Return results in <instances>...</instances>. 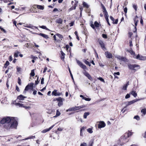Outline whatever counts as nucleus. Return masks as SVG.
Listing matches in <instances>:
<instances>
[{"label":"nucleus","instance_id":"052dcab7","mask_svg":"<svg viewBox=\"0 0 146 146\" xmlns=\"http://www.w3.org/2000/svg\"><path fill=\"white\" fill-rule=\"evenodd\" d=\"M129 43L130 46H133L132 40H130L129 42Z\"/></svg>","mask_w":146,"mask_h":146},{"label":"nucleus","instance_id":"6e6d98bb","mask_svg":"<svg viewBox=\"0 0 146 146\" xmlns=\"http://www.w3.org/2000/svg\"><path fill=\"white\" fill-rule=\"evenodd\" d=\"M102 37L105 38H107V36L106 35L103 34L102 35Z\"/></svg>","mask_w":146,"mask_h":146},{"label":"nucleus","instance_id":"c756f323","mask_svg":"<svg viewBox=\"0 0 146 146\" xmlns=\"http://www.w3.org/2000/svg\"><path fill=\"white\" fill-rule=\"evenodd\" d=\"M31 76H34L35 75V73L34 72V70L33 69L31 71V72L30 74Z\"/></svg>","mask_w":146,"mask_h":146},{"label":"nucleus","instance_id":"6e6552de","mask_svg":"<svg viewBox=\"0 0 146 146\" xmlns=\"http://www.w3.org/2000/svg\"><path fill=\"white\" fill-rule=\"evenodd\" d=\"M140 100V99H136L134 100H133L132 101H131L129 102H127V104H126V106H125V108H126L127 106L130 105L138 101H139Z\"/></svg>","mask_w":146,"mask_h":146},{"label":"nucleus","instance_id":"7c9ffc66","mask_svg":"<svg viewBox=\"0 0 146 146\" xmlns=\"http://www.w3.org/2000/svg\"><path fill=\"white\" fill-rule=\"evenodd\" d=\"M87 131L90 133H93V131L92 129L91 128H89L87 129Z\"/></svg>","mask_w":146,"mask_h":146},{"label":"nucleus","instance_id":"4d7b16f0","mask_svg":"<svg viewBox=\"0 0 146 146\" xmlns=\"http://www.w3.org/2000/svg\"><path fill=\"white\" fill-rule=\"evenodd\" d=\"M44 78H42L41 80V84H44Z\"/></svg>","mask_w":146,"mask_h":146},{"label":"nucleus","instance_id":"8fccbe9b","mask_svg":"<svg viewBox=\"0 0 146 146\" xmlns=\"http://www.w3.org/2000/svg\"><path fill=\"white\" fill-rule=\"evenodd\" d=\"M84 99L87 101H90L91 100V99L90 98H87L85 97L84 98Z\"/></svg>","mask_w":146,"mask_h":146},{"label":"nucleus","instance_id":"f03ea898","mask_svg":"<svg viewBox=\"0 0 146 146\" xmlns=\"http://www.w3.org/2000/svg\"><path fill=\"white\" fill-rule=\"evenodd\" d=\"M132 134V132L129 131L127 133H125L121 136L120 138V141H122L123 143H125L128 141V138L131 136Z\"/></svg>","mask_w":146,"mask_h":146},{"label":"nucleus","instance_id":"423d86ee","mask_svg":"<svg viewBox=\"0 0 146 146\" xmlns=\"http://www.w3.org/2000/svg\"><path fill=\"white\" fill-rule=\"evenodd\" d=\"M76 60L77 64L81 68H82L84 69H85L86 68V66L85 65L83 64L81 62L77 59Z\"/></svg>","mask_w":146,"mask_h":146},{"label":"nucleus","instance_id":"9b49d317","mask_svg":"<svg viewBox=\"0 0 146 146\" xmlns=\"http://www.w3.org/2000/svg\"><path fill=\"white\" fill-rule=\"evenodd\" d=\"M61 93H60L59 92H57V90H54L52 92V95L55 96H60L61 95Z\"/></svg>","mask_w":146,"mask_h":146},{"label":"nucleus","instance_id":"a19ab883","mask_svg":"<svg viewBox=\"0 0 146 146\" xmlns=\"http://www.w3.org/2000/svg\"><path fill=\"white\" fill-rule=\"evenodd\" d=\"M19 53V52H17L15 53L14 54V56L15 57H17L18 56V55Z\"/></svg>","mask_w":146,"mask_h":146},{"label":"nucleus","instance_id":"09e8293b","mask_svg":"<svg viewBox=\"0 0 146 146\" xmlns=\"http://www.w3.org/2000/svg\"><path fill=\"white\" fill-rule=\"evenodd\" d=\"M86 128L85 127H82L80 129V132H82Z\"/></svg>","mask_w":146,"mask_h":146},{"label":"nucleus","instance_id":"37998d69","mask_svg":"<svg viewBox=\"0 0 146 146\" xmlns=\"http://www.w3.org/2000/svg\"><path fill=\"white\" fill-rule=\"evenodd\" d=\"M104 14L105 15V18H107V17L108 18L109 15H108L107 12L104 13Z\"/></svg>","mask_w":146,"mask_h":146},{"label":"nucleus","instance_id":"ea45409f","mask_svg":"<svg viewBox=\"0 0 146 146\" xmlns=\"http://www.w3.org/2000/svg\"><path fill=\"white\" fill-rule=\"evenodd\" d=\"M98 79L100 80L102 82H105V81L101 77H99L98 78Z\"/></svg>","mask_w":146,"mask_h":146},{"label":"nucleus","instance_id":"3c124183","mask_svg":"<svg viewBox=\"0 0 146 146\" xmlns=\"http://www.w3.org/2000/svg\"><path fill=\"white\" fill-rule=\"evenodd\" d=\"M0 29H1V30L4 33H6V31L5 30L3 29L2 28L1 26H0Z\"/></svg>","mask_w":146,"mask_h":146},{"label":"nucleus","instance_id":"13d9d810","mask_svg":"<svg viewBox=\"0 0 146 146\" xmlns=\"http://www.w3.org/2000/svg\"><path fill=\"white\" fill-rule=\"evenodd\" d=\"M69 72L70 73V75L71 76V78H72V79L73 80V81H74V78H73V76L72 75L71 72V71H70V69H69Z\"/></svg>","mask_w":146,"mask_h":146},{"label":"nucleus","instance_id":"58836bf2","mask_svg":"<svg viewBox=\"0 0 146 146\" xmlns=\"http://www.w3.org/2000/svg\"><path fill=\"white\" fill-rule=\"evenodd\" d=\"M134 118L136 119L137 120H139L140 119V117L138 115H136L134 117Z\"/></svg>","mask_w":146,"mask_h":146},{"label":"nucleus","instance_id":"79ce46f5","mask_svg":"<svg viewBox=\"0 0 146 146\" xmlns=\"http://www.w3.org/2000/svg\"><path fill=\"white\" fill-rule=\"evenodd\" d=\"M83 5L84 7H88V6L87 5V4L85 2H84V3H83Z\"/></svg>","mask_w":146,"mask_h":146},{"label":"nucleus","instance_id":"f3484780","mask_svg":"<svg viewBox=\"0 0 146 146\" xmlns=\"http://www.w3.org/2000/svg\"><path fill=\"white\" fill-rule=\"evenodd\" d=\"M129 52L131 53V54L132 55H133V57L134 58H135L136 57V56L135 55V53L134 52H133V50L132 48H130V50L129 51Z\"/></svg>","mask_w":146,"mask_h":146},{"label":"nucleus","instance_id":"aec40b11","mask_svg":"<svg viewBox=\"0 0 146 146\" xmlns=\"http://www.w3.org/2000/svg\"><path fill=\"white\" fill-rule=\"evenodd\" d=\"M63 20L61 18H59L56 20V22L59 24H62Z\"/></svg>","mask_w":146,"mask_h":146},{"label":"nucleus","instance_id":"4be33fe9","mask_svg":"<svg viewBox=\"0 0 146 146\" xmlns=\"http://www.w3.org/2000/svg\"><path fill=\"white\" fill-rule=\"evenodd\" d=\"M25 27L28 28H32L33 29H34L35 28L37 29V27L32 26L31 25H29V26H25Z\"/></svg>","mask_w":146,"mask_h":146},{"label":"nucleus","instance_id":"a18cd8bd","mask_svg":"<svg viewBox=\"0 0 146 146\" xmlns=\"http://www.w3.org/2000/svg\"><path fill=\"white\" fill-rule=\"evenodd\" d=\"M18 83L20 85H21V80L19 77L18 78Z\"/></svg>","mask_w":146,"mask_h":146},{"label":"nucleus","instance_id":"ddd939ff","mask_svg":"<svg viewBox=\"0 0 146 146\" xmlns=\"http://www.w3.org/2000/svg\"><path fill=\"white\" fill-rule=\"evenodd\" d=\"M99 44L101 45V47H102V49L104 50H106V48L105 47L104 44V43L102 41H100L99 42Z\"/></svg>","mask_w":146,"mask_h":146},{"label":"nucleus","instance_id":"a878e982","mask_svg":"<svg viewBox=\"0 0 146 146\" xmlns=\"http://www.w3.org/2000/svg\"><path fill=\"white\" fill-rule=\"evenodd\" d=\"M15 105L16 106H18L19 107H23V104H20L19 103H17L15 104Z\"/></svg>","mask_w":146,"mask_h":146},{"label":"nucleus","instance_id":"c9c22d12","mask_svg":"<svg viewBox=\"0 0 146 146\" xmlns=\"http://www.w3.org/2000/svg\"><path fill=\"white\" fill-rule=\"evenodd\" d=\"M94 25L96 27H99V23L96 21H95L94 23Z\"/></svg>","mask_w":146,"mask_h":146},{"label":"nucleus","instance_id":"20e7f679","mask_svg":"<svg viewBox=\"0 0 146 146\" xmlns=\"http://www.w3.org/2000/svg\"><path fill=\"white\" fill-rule=\"evenodd\" d=\"M128 66L129 68L131 70H135L136 71L137 69L140 68L139 65L136 64H128Z\"/></svg>","mask_w":146,"mask_h":146},{"label":"nucleus","instance_id":"f257e3e1","mask_svg":"<svg viewBox=\"0 0 146 146\" xmlns=\"http://www.w3.org/2000/svg\"><path fill=\"white\" fill-rule=\"evenodd\" d=\"M17 118L15 117H7L4 118L1 120V124H5L4 127L6 129L10 127L16 128L17 125Z\"/></svg>","mask_w":146,"mask_h":146},{"label":"nucleus","instance_id":"49530a36","mask_svg":"<svg viewBox=\"0 0 146 146\" xmlns=\"http://www.w3.org/2000/svg\"><path fill=\"white\" fill-rule=\"evenodd\" d=\"M121 60L123 61L126 62V59L125 57H122Z\"/></svg>","mask_w":146,"mask_h":146},{"label":"nucleus","instance_id":"f8f14e48","mask_svg":"<svg viewBox=\"0 0 146 146\" xmlns=\"http://www.w3.org/2000/svg\"><path fill=\"white\" fill-rule=\"evenodd\" d=\"M105 54L106 57L108 58H110L112 57V54L108 51L106 52H105Z\"/></svg>","mask_w":146,"mask_h":146},{"label":"nucleus","instance_id":"603ef678","mask_svg":"<svg viewBox=\"0 0 146 146\" xmlns=\"http://www.w3.org/2000/svg\"><path fill=\"white\" fill-rule=\"evenodd\" d=\"M105 19H106L108 23V24L109 25H110V23L109 21V20H108V18L107 17V18H106Z\"/></svg>","mask_w":146,"mask_h":146},{"label":"nucleus","instance_id":"bf43d9fd","mask_svg":"<svg viewBox=\"0 0 146 146\" xmlns=\"http://www.w3.org/2000/svg\"><path fill=\"white\" fill-rule=\"evenodd\" d=\"M116 58L118 60H121L122 57L119 56H117Z\"/></svg>","mask_w":146,"mask_h":146},{"label":"nucleus","instance_id":"6ab92c4d","mask_svg":"<svg viewBox=\"0 0 146 146\" xmlns=\"http://www.w3.org/2000/svg\"><path fill=\"white\" fill-rule=\"evenodd\" d=\"M130 94L133 95L134 97H136L137 96V93L135 92V91H132Z\"/></svg>","mask_w":146,"mask_h":146},{"label":"nucleus","instance_id":"e2e57ef3","mask_svg":"<svg viewBox=\"0 0 146 146\" xmlns=\"http://www.w3.org/2000/svg\"><path fill=\"white\" fill-rule=\"evenodd\" d=\"M103 12L104 13H105V12H107V11L106 9L104 6L103 7Z\"/></svg>","mask_w":146,"mask_h":146},{"label":"nucleus","instance_id":"412c9836","mask_svg":"<svg viewBox=\"0 0 146 146\" xmlns=\"http://www.w3.org/2000/svg\"><path fill=\"white\" fill-rule=\"evenodd\" d=\"M60 114V112L58 111V110H57L56 111V115L54 116V117H57L59 116Z\"/></svg>","mask_w":146,"mask_h":146},{"label":"nucleus","instance_id":"0eeeda50","mask_svg":"<svg viewBox=\"0 0 146 146\" xmlns=\"http://www.w3.org/2000/svg\"><path fill=\"white\" fill-rule=\"evenodd\" d=\"M135 58L140 60H146V56H144L138 54L136 56Z\"/></svg>","mask_w":146,"mask_h":146},{"label":"nucleus","instance_id":"0e129e2a","mask_svg":"<svg viewBox=\"0 0 146 146\" xmlns=\"http://www.w3.org/2000/svg\"><path fill=\"white\" fill-rule=\"evenodd\" d=\"M118 21V20L117 19H116L115 20L114 22H113V24H117V23Z\"/></svg>","mask_w":146,"mask_h":146},{"label":"nucleus","instance_id":"bb28decb","mask_svg":"<svg viewBox=\"0 0 146 146\" xmlns=\"http://www.w3.org/2000/svg\"><path fill=\"white\" fill-rule=\"evenodd\" d=\"M141 112L144 115L146 114V109H143L141 110Z\"/></svg>","mask_w":146,"mask_h":146},{"label":"nucleus","instance_id":"39448f33","mask_svg":"<svg viewBox=\"0 0 146 146\" xmlns=\"http://www.w3.org/2000/svg\"><path fill=\"white\" fill-rule=\"evenodd\" d=\"M56 100L59 102L58 103V106L59 107H60L63 105V101L64 100V99L60 97L58 98H56Z\"/></svg>","mask_w":146,"mask_h":146},{"label":"nucleus","instance_id":"de8ad7c7","mask_svg":"<svg viewBox=\"0 0 146 146\" xmlns=\"http://www.w3.org/2000/svg\"><path fill=\"white\" fill-rule=\"evenodd\" d=\"M38 77L37 80L35 82V85H37L39 83V81H38Z\"/></svg>","mask_w":146,"mask_h":146},{"label":"nucleus","instance_id":"1a4fd4ad","mask_svg":"<svg viewBox=\"0 0 146 146\" xmlns=\"http://www.w3.org/2000/svg\"><path fill=\"white\" fill-rule=\"evenodd\" d=\"M84 74L86 76L88 79L91 80H92V78L91 75L86 71H85L83 72Z\"/></svg>","mask_w":146,"mask_h":146},{"label":"nucleus","instance_id":"5fc2aeb1","mask_svg":"<svg viewBox=\"0 0 146 146\" xmlns=\"http://www.w3.org/2000/svg\"><path fill=\"white\" fill-rule=\"evenodd\" d=\"M130 97V94H127L125 96V98L126 99H127L129 98Z\"/></svg>","mask_w":146,"mask_h":146},{"label":"nucleus","instance_id":"dca6fc26","mask_svg":"<svg viewBox=\"0 0 146 146\" xmlns=\"http://www.w3.org/2000/svg\"><path fill=\"white\" fill-rule=\"evenodd\" d=\"M35 33L36 34V33ZM36 34H38L39 35L41 36L42 37L44 38H48V36L46 35L45 34H42V33H40L39 34L36 33Z\"/></svg>","mask_w":146,"mask_h":146},{"label":"nucleus","instance_id":"7ed1b4c3","mask_svg":"<svg viewBox=\"0 0 146 146\" xmlns=\"http://www.w3.org/2000/svg\"><path fill=\"white\" fill-rule=\"evenodd\" d=\"M85 107H86V106L85 105H82L78 106H75L72 108H70L68 109H67L66 110V111L67 112H68L76 111L80 110L81 108H83Z\"/></svg>","mask_w":146,"mask_h":146},{"label":"nucleus","instance_id":"72a5a7b5","mask_svg":"<svg viewBox=\"0 0 146 146\" xmlns=\"http://www.w3.org/2000/svg\"><path fill=\"white\" fill-rule=\"evenodd\" d=\"M35 138V136H31L29 137H28L27 138H25V139H23V140H27V139H34V138Z\"/></svg>","mask_w":146,"mask_h":146},{"label":"nucleus","instance_id":"2f4dec72","mask_svg":"<svg viewBox=\"0 0 146 146\" xmlns=\"http://www.w3.org/2000/svg\"><path fill=\"white\" fill-rule=\"evenodd\" d=\"M31 89L30 87L28 86V85L26 87L24 91V93H26V91H27L29 89Z\"/></svg>","mask_w":146,"mask_h":146},{"label":"nucleus","instance_id":"774afa93","mask_svg":"<svg viewBox=\"0 0 146 146\" xmlns=\"http://www.w3.org/2000/svg\"><path fill=\"white\" fill-rule=\"evenodd\" d=\"M124 12L125 13H126L127 11V7H125L124 10Z\"/></svg>","mask_w":146,"mask_h":146},{"label":"nucleus","instance_id":"c85d7f7f","mask_svg":"<svg viewBox=\"0 0 146 146\" xmlns=\"http://www.w3.org/2000/svg\"><path fill=\"white\" fill-rule=\"evenodd\" d=\"M34 84V83H31L27 85L29 86V87H30L31 89H32L33 88V86Z\"/></svg>","mask_w":146,"mask_h":146},{"label":"nucleus","instance_id":"b1692460","mask_svg":"<svg viewBox=\"0 0 146 146\" xmlns=\"http://www.w3.org/2000/svg\"><path fill=\"white\" fill-rule=\"evenodd\" d=\"M90 114V113L89 112H85L84 115V117L85 119H86L87 118V116L88 115Z\"/></svg>","mask_w":146,"mask_h":146},{"label":"nucleus","instance_id":"338daca9","mask_svg":"<svg viewBox=\"0 0 146 146\" xmlns=\"http://www.w3.org/2000/svg\"><path fill=\"white\" fill-rule=\"evenodd\" d=\"M110 19L113 21V22H114L115 19L112 17L110 16Z\"/></svg>","mask_w":146,"mask_h":146},{"label":"nucleus","instance_id":"4c0bfd02","mask_svg":"<svg viewBox=\"0 0 146 146\" xmlns=\"http://www.w3.org/2000/svg\"><path fill=\"white\" fill-rule=\"evenodd\" d=\"M133 7L134 8L135 11H136L137 10V7L136 5L135 4H133Z\"/></svg>","mask_w":146,"mask_h":146},{"label":"nucleus","instance_id":"680f3d73","mask_svg":"<svg viewBox=\"0 0 146 146\" xmlns=\"http://www.w3.org/2000/svg\"><path fill=\"white\" fill-rule=\"evenodd\" d=\"M80 146H87V144L85 143H82Z\"/></svg>","mask_w":146,"mask_h":146},{"label":"nucleus","instance_id":"cd10ccee","mask_svg":"<svg viewBox=\"0 0 146 146\" xmlns=\"http://www.w3.org/2000/svg\"><path fill=\"white\" fill-rule=\"evenodd\" d=\"M84 61L86 64L88 65L89 66H91L90 63L87 60H84Z\"/></svg>","mask_w":146,"mask_h":146},{"label":"nucleus","instance_id":"393cba45","mask_svg":"<svg viewBox=\"0 0 146 146\" xmlns=\"http://www.w3.org/2000/svg\"><path fill=\"white\" fill-rule=\"evenodd\" d=\"M39 27H40V28H41L42 29H46L48 31H49V29H48V28H47L46 27V26H45L42 25V26H39Z\"/></svg>","mask_w":146,"mask_h":146},{"label":"nucleus","instance_id":"e433bc0d","mask_svg":"<svg viewBox=\"0 0 146 146\" xmlns=\"http://www.w3.org/2000/svg\"><path fill=\"white\" fill-rule=\"evenodd\" d=\"M127 86L125 84H124L123 87L122 89L123 90H126L127 87Z\"/></svg>","mask_w":146,"mask_h":146},{"label":"nucleus","instance_id":"9d476101","mask_svg":"<svg viewBox=\"0 0 146 146\" xmlns=\"http://www.w3.org/2000/svg\"><path fill=\"white\" fill-rule=\"evenodd\" d=\"M99 123V124L98 125V127L99 128H101L105 127L106 124L104 121H100Z\"/></svg>","mask_w":146,"mask_h":146},{"label":"nucleus","instance_id":"a211bd4d","mask_svg":"<svg viewBox=\"0 0 146 146\" xmlns=\"http://www.w3.org/2000/svg\"><path fill=\"white\" fill-rule=\"evenodd\" d=\"M77 6L76 4H75L74 7L72 6L68 10L69 12H70L73 9H75L76 8V7Z\"/></svg>","mask_w":146,"mask_h":146},{"label":"nucleus","instance_id":"69168bd1","mask_svg":"<svg viewBox=\"0 0 146 146\" xmlns=\"http://www.w3.org/2000/svg\"><path fill=\"white\" fill-rule=\"evenodd\" d=\"M74 24V23L73 22H72L71 23H69V25L71 27Z\"/></svg>","mask_w":146,"mask_h":146},{"label":"nucleus","instance_id":"473e14b6","mask_svg":"<svg viewBox=\"0 0 146 146\" xmlns=\"http://www.w3.org/2000/svg\"><path fill=\"white\" fill-rule=\"evenodd\" d=\"M9 63L8 61H7L4 65V67L6 68L8 65H9Z\"/></svg>","mask_w":146,"mask_h":146},{"label":"nucleus","instance_id":"f704fd0d","mask_svg":"<svg viewBox=\"0 0 146 146\" xmlns=\"http://www.w3.org/2000/svg\"><path fill=\"white\" fill-rule=\"evenodd\" d=\"M56 35L58 36L60 38L62 39L63 38L62 36L59 34H56Z\"/></svg>","mask_w":146,"mask_h":146},{"label":"nucleus","instance_id":"864d4df0","mask_svg":"<svg viewBox=\"0 0 146 146\" xmlns=\"http://www.w3.org/2000/svg\"><path fill=\"white\" fill-rule=\"evenodd\" d=\"M1 1H3L5 3H7L8 1L9 2H10L11 1H13V0H0Z\"/></svg>","mask_w":146,"mask_h":146},{"label":"nucleus","instance_id":"4468645a","mask_svg":"<svg viewBox=\"0 0 146 146\" xmlns=\"http://www.w3.org/2000/svg\"><path fill=\"white\" fill-rule=\"evenodd\" d=\"M54 126V125H53L51 127H50L48 129H44L42 131V132L43 133H45L51 129Z\"/></svg>","mask_w":146,"mask_h":146},{"label":"nucleus","instance_id":"5701e85b","mask_svg":"<svg viewBox=\"0 0 146 146\" xmlns=\"http://www.w3.org/2000/svg\"><path fill=\"white\" fill-rule=\"evenodd\" d=\"M37 8L39 9H40L42 10H43L44 9V7L43 6L40 5H37Z\"/></svg>","mask_w":146,"mask_h":146},{"label":"nucleus","instance_id":"2eb2a0df","mask_svg":"<svg viewBox=\"0 0 146 146\" xmlns=\"http://www.w3.org/2000/svg\"><path fill=\"white\" fill-rule=\"evenodd\" d=\"M27 97L24 96L22 95H20L17 97V99L21 100H23Z\"/></svg>","mask_w":146,"mask_h":146},{"label":"nucleus","instance_id":"c03bdc74","mask_svg":"<svg viewBox=\"0 0 146 146\" xmlns=\"http://www.w3.org/2000/svg\"><path fill=\"white\" fill-rule=\"evenodd\" d=\"M61 54L62 55V56H63V59L64 58V56L65 55V54L62 51H60Z\"/></svg>","mask_w":146,"mask_h":146}]
</instances>
